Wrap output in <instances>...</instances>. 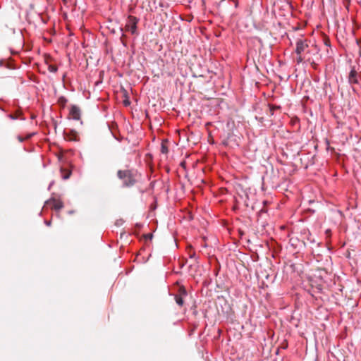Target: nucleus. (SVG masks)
Returning <instances> with one entry per match:
<instances>
[{
    "label": "nucleus",
    "instance_id": "20",
    "mask_svg": "<svg viewBox=\"0 0 361 361\" xmlns=\"http://www.w3.org/2000/svg\"><path fill=\"white\" fill-rule=\"evenodd\" d=\"M152 234H149V235H148V238H152Z\"/></svg>",
    "mask_w": 361,
    "mask_h": 361
},
{
    "label": "nucleus",
    "instance_id": "7",
    "mask_svg": "<svg viewBox=\"0 0 361 361\" xmlns=\"http://www.w3.org/2000/svg\"><path fill=\"white\" fill-rule=\"evenodd\" d=\"M175 301L180 307H182L184 304L183 297H182V295H176Z\"/></svg>",
    "mask_w": 361,
    "mask_h": 361
},
{
    "label": "nucleus",
    "instance_id": "4",
    "mask_svg": "<svg viewBox=\"0 0 361 361\" xmlns=\"http://www.w3.org/2000/svg\"><path fill=\"white\" fill-rule=\"evenodd\" d=\"M308 47L309 46L306 40L298 39L296 42L295 53L298 55H301V54L304 52Z\"/></svg>",
    "mask_w": 361,
    "mask_h": 361
},
{
    "label": "nucleus",
    "instance_id": "12",
    "mask_svg": "<svg viewBox=\"0 0 361 361\" xmlns=\"http://www.w3.org/2000/svg\"><path fill=\"white\" fill-rule=\"evenodd\" d=\"M296 61L298 63H300L303 61V58L302 57L301 55H298V56L296 59Z\"/></svg>",
    "mask_w": 361,
    "mask_h": 361
},
{
    "label": "nucleus",
    "instance_id": "15",
    "mask_svg": "<svg viewBox=\"0 0 361 361\" xmlns=\"http://www.w3.org/2000/svg\"><path fill=\"white\" fill-rule=\"evenodd\" d=\"M18 140H19L20 142H23V141L25 140V138H23V137H21V136H18Z\"/></svg>",
    "mask_w": 361,
    "mask_h": 361
},
{
    "label": "nucleus",
    "instance_id": "5",
    "mask_svg": "<svg viewBox=\"0 0 361 361\" xmlns=\"http://www.w3.org/2000/svg\"><path fill=\"white\" fill-rule=\"evenodd\" d=\"M46 203L51 204V208L56 211H59L63 207V203L59 200L51 199Z\"/></svg>",
    "mask_w": 361,
    "mask_h": 361
},
{
    "label": "nucleus",
    "instance_id": "13",
    "mask_svg": "<svg viewBox=\"0 0 361 361\" xmlns=\"http://www.w3.org/2000/svg\"><path fill=\"white\" fill-rule=\"evenodd\" d=\"M189 256H190V258H194V257H195V252H190V253H189Z\"/></svg>",
    "mask_w": 361,
    "mask_h": 361
},
{
    "label": "nucleus",
    "instance_id": "1",
    "mask_svg": "<svg viewBox=\"0 0 361 361\" xmlns=\"http://www.w3.org/2000/svg\"><path fill=\"white\" fill-rule=\"evenodd\" d=\"M117 176L123 181V187L130 188L137 183L139 175L135 170H118Z\"/></svg>",
    "mask_w": 361,
    "mask_h": 361
},
{
    "label": "nucleus",
    "instance_id": "16",
    "mask_svg": "<svg viewBox=\"0 0 361 361\" xmlns=\"http://www.w3.org/2000/svg\"><path fill=\"white\" fill-rule=\"evenodd\" d=\"M45 224H46L47 226H50V225H51V222H50V221H45Z\"/></svg>",
    "mask_w": 361,
    "mask_h": 361
},
{
    "label": "nucleus",
    "instance_id": "6",
    "mask_svg": "<svg viewBox=\"0 0 361 361\" xmlns=\"http://www.w3.org/2000/svg\"><path fill=\"white\" fill-rule=\"evenodd\" d=\"M357 71L354 68H353L350 71V72L349 73V76H348V82H349V83H350V84H357L358 83V80H357Z\"/></svg>",
    "mask_w": 361,
    "mask_h": 361
},
{
    "label": "nucleus",
    "instance_id": "3",
    "mask_svg": "<svg viewBox=\"0 0 361 361\" xmlns=\"http://www.w3.org/2000/svg\"><path fill=\"white\" fill-rule=\"evenodd\" d=\"M81 110L77 105H71L69 111V118L79 121L80 119Z\"/></svg>",
    "mask_w": 361,
    "mask_h": 361
},
{
    "label": "nucleus",
    "instance_id": "19",
    "mask_svg": "<svg viewBox=\"0 0 361 361\" xmlns=\"http://www.w3.org/2000/svg\"><path fill=\"white\" fill-rule=\"evenodd\" d=\"M4 63V61L2 60H0V66H1Z\"/></svg>",
    "mask_w": 361,
    "mask_h": 361
},
{
    "label": "nucleus",
    "instance_id": "8",
    "mask_svg": "<svg viewBox=\"0 0 361 361\" xmlns=\"http://www.w3.org/2000/svg\"><path fill=\"white\" fill-rule=\"evenodd\" d=\"M68 100L67 99L63 97V96H61L60 97L59 99H58V104L62 107V108H64L66 103H67Z\"/></svg>",
    "mask_w": 361,
    "mask_h": 361
},
{
    "label": "nucleus",
    "instance_id": "9",
    "mask_svg": "<svg viewBox=\"0 0 361 361\" xmlns=\"http://www.w3.org/2000/svg\"><path fill=\"white\" fill-rule=\"evenodd\" d=\"M168 152H169L168 147L164 142H162L161 146V152L162 154H167Z\"/></svg>",
    "mask_w": 361,
    "mask_h": 361
},
{
    "label": "nucleus",
    "instance_id": "10",
    "mask_svg": "<svg viewBox=\"0 0 361 361\" xmlns=\"http://www.w3.org/2000/svg\"><path fill=\"white\" fill-rule=\"evenodd\" d=\"M187 291L184 287H180L179 289V294L178 295H182V297H185L187 295Z\"/></svg>",
    "mask_w": 361,
    "mask_h": 361
},
{
    "label": "nucleus",
    "instance_id": "17",
    "mask_svg": "<svg viewBox=\"0 0 361 361\" xmlns=\"http://www.w3.org/2000/svg\"><path fill=\"white\" fill-rule=\"evenodd\" d=\"M53 183H54V182H51V183L49 184V188H48V189H49V190H50V188H51V187L52 186Z\"/></svg>",
    "mask_w": 361,
    "mask_h": 361
},
{
    "label": "nucleus",
    "instance_id": "18",
    "mask_svg": "<svg viewBox=\"0 0 361 361\" xmlns=\"http://www.w3.org/2000/svg\"><path fill=\"white\" fill-rule=\"evenodd\" d=\"M32 134H30L27 136L26 139H29L32 137Z\"/></svg>",
    "mask_w": 361,
    "mask_h": 361
},
{
    "label": "nucleus",
    "instance_id": "14",
    "mask_svg": "<svg viewBox=\"0 0 361 361\" xmlns=\"http://www.w3.org/2000/svg\"><path fill=\"white\" fill-rule=\"evenodd\" d=\"M71 173H67L66 175L63 176V179H68L70 177Z\"/></svg>",
    "mask_w": 361,
    "mask_h": 361
},
{
    "label": "nucleus",
    "instance_id": "2",
    "mask_svg": "<svg viewBox=\"0 0 361 361\" xmlns=\"http://www.w3.org/2000/svg\"><path fill=\"white\" fill-rule=\"evenodd\" d=\"M139 19L133 16H128L127 23L126 25V30L130 31L133 35L136 33L137 24Z\"/></svg>",
    "mask_w": 361,
    "mask_h": 361
},
{
    "label": "nucleus",
    "instance_id": "11",
    "mask_svg": "<svg viewBox=\"0 0 361 361\" xmlns=\"http://www.w3.org/2000/svg\"><path fill=\"white\" fill-rule=\"evenodd\" d=\"M48 70L51 73H56L58 70V68L54 65H49Z\"/></svg>",
    "mask_w": 361,
    "mask_h": 361
}]
</instances>
